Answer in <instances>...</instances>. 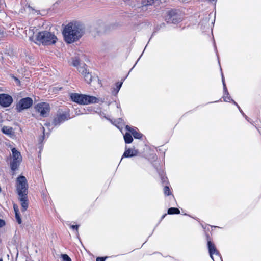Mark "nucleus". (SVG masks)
I'll list each match as a JSON object with an SVG mask.
<instances>
[{"label":"nucleus","instance_id":"nucleus-1","mask_svg":"<svg viewBox=\"0 0 261 261\" xmlns=\"http://www.w3.org/2000/svg\"><path fill=\"white\" fill-rule=\"evenodd\" d=\"M15 186L21 206V211L25 212L29 205L28 184L25 177L22 175L19 176L16 178Z\"/></svg>","mask_w":261,"mask_h":261},{"label":"nucleus","instance_id":"nucleus-2","mask_svg":"<svg viewBox=\"0 0 261 261\" xmlns=\"http://www.w3.org/2000/svg\"><path fill=\"white\" fill-rule=\"evenodd\" d=\"M84 32V27L81 24L70 22L65 27L63 34L65 41L68 43H71L79 40Z\"/></svg>","mask_w":261,"mask_h":261},{"label":"nucleus","instance_id":"nucleus-3","mask_svg":"<svg viewBox=\"0 0 261 261\" xmlns=\"http://www.w3.org/2000/svg\"><path fill=\"white\" fill-rule=\"evenodd\" d=\"M37 41L44 45H50L55 44L57 37L54 34L47 31H43L38 32L35 36Z\"/></svg>","mask_w":261,"mask_h":261},{"label":"nucleus","instance_id":"nucleus-4","mask_svg":"<svg viewBox=\"0 0 261 261\" xmlns=\"http://www.w3.org/2000/svg\"><path fill=\"white\" fill-rule=\"evenodd\" d=\"M70 98L72 101L82 105H88L89 103H96L99 102V99L95 96L87 95L72 93Z\"/></svg>","mask_w":261,"mask_h":261},{"label":"nucleus","instance_id":"nucleus-5","mask_svg":"<svg viewBox=\"0 0 261 261\" xmlns=\"http://www.w3.org/2000/svg\"><path fill=\"white\" fill-rule=\"evenodd\" d=\"M33 101L31 98H23L16 104V110L18 112H21L24 110L30 108L33 105Z\"/></svg>","mask_w":261,"mask_h":261},{"label":"nucleus","instance_id":"nucleus-6","mask_svg":"<svg viewBox=\"0 0 261 261\" xmlns=\"http://www.w3.org/2000/svg\"><path fill=\"white\" fill-rule=\"evenodd\" d=\"M37 111L40 113L42 117H46L48 115L50 112V107L49 104L46 102H41L38 103L35 106Z\"/></svg>","mask_w":261,"mask_h":261},{"label":"nucleus","instance_id":"nucleus-7","mask_svg":"<svg viewBox=\"0 0 261 261\" xmlns=\"http://www.w3.org/2000/svg\"><path fill=\"white\" fill-rule=\"evenodd\" d=\"M166 20L167 23L176 24L181 21V18L176 10H172L168 11L166 17Z\"/></svg>","mask_w":261,"mask_h":261},{"label":"nucleus","instance_id":"nucleus-8","mask_svg":"<svg viewBox=\"0 0 261 261\" xmlns=\"http://www.w3.org/2000/svg\"><path fill=\"white\" fill-rule=\"evenodd\" d=\"M13 102L12 97L6 94H0V105L4 107H8Z\"/></svg>","mask_w":261,"mask_h":261},{"label":"nucleus","instance_id":"nucleus-9","mask_svg":"<svg viewBox=\"0 0 261 261\" xmlns=\"http://www.w3.org/2000/svg\"><path fill=\"white\" fill-rule=\"evenodd\" d=\"M13 163H20L22 161V157L20 153L15 148L12 149Z\"/></svg>","mask_w":261,"mask_h":261},{"label":"nucleus","instance_id":"nucleus-10","mask_svg":"<svg viewBox=\"0 0 261 261\" xmlns=\"http://www.w3.org/2000/svg\"><path fill=\"white\" fill-rule=\"evenodd\" d=\"M68 117L66 114H62L58 115L54 119L53 123L55 125H59L61 123L68 120Z\"/></svg>","mask_w":261,"mask_h":261},{"label":"nucleus","instance_id":"nucleus-11","mask_svg":"<svg viewBox=\"0 0 261 261\" xmlns=\"http://www.w3.org/2000/svg\"><path fill=\"white\" fill-rule=\"evenodd\" d=\"M208 244V250L210 255L211 256V257L213 260H214L213 258V255H218V251L216 249V248L214 244H213L210 241H208L207 243Z\"/></svg>","mask_w":261,"mask_h":261},{"label":"nucleus","instance_id":"nucleus-12","mask_svg":"<svg viewBox=\"0 0 261 261\" xmlns=\"http://www.w3.org/2000/svg\"><path fill=\"white\" fill-rule=\"evenodd\" d=\"M222 79L223 89H224V92L223 98L225 101H228V100H230V97L229 96H228L229 93H228V90L227 89L226 84L225 83L224 78L223 74L222 75Z\"/></svg>","mask_w":261,"mask_h":261},{"label":"nucleus","instance_id":"nucleus-13","mask_svg":"<svg viewBox=\"0 0 261 261\" xmlns=\"http://www.w3.org/2000/svg\"><path fill=\"white\" fill-rule=\"evenodd\" d=\"M126 129L132 133V135H133L135 138L140 139L142 138V135L139 132H137L136 129L130 127L128 125L126 126Z\"/></svg>","mask_w":261,"mask_h":261},{"label":"nucleus","instance_id":"nucleus-14","mask_svg":"<svg viewBox=\"0 0 261 261\" xmlns=\"http://www.w3.org/2000/svg\"><path fill=\"white\" fill-rule=\"evenodd\" d=\"M138 153V151L136 150H133L128 149L124 152L122 157H132L134 156H136ZM122 159H121L122 160Z\"/></svg>","mask_w":261,"mask_h":261},{"label":"nucleus","instance_id":"nucleus-15","mask_svg":"<svg viewBox=\"0 0 261 261\" xmlns=\"http://www.w3.org/2000/svg\"><path fill=\"white\" fill-rule=\"evenodd\" d=\"M13 208L15 212V218L17 220V222L19 224H20L22 223V221L19 215L18 206L17 204H14Z\"/></svg>","mask_w":261,"mask_h":261},{"label":"nucleus","instance_id":"nucleus-16","mask_svg":"<svg viewBox=\"0 0 261 261\" xmlns=\"http://www.w3.org/2000/svg\"><path fill=\"white\" fill-rule=\"evenodd\" d=\"M77 69L79 72L81 73L83 76L89 71L86 68V64H82L81 65H80Z\"/></svg>","mask_w":261,"mask_h":261},{"label":"nucleus","instance_id":"nucleus-17","mask_svg":"<svg viewBox=\"0 0 261 261\" xmlns=\"http://www.w3.org/2000/svg\"><path fill=\"white\" fill-rule=\"evenodd\" d=\"M77 69L79 72L81 73L83 76L89 71L86 68V64H82L81 65H80Z\"/></svg>","mask_w":261,"mask_h":261},{"label":"nucleus","instance_id":"nucleus-18","mask_svg":"<svg viewBox=\"0 0 261 261\" xmlns=\"http://www.w3.org/2000/svg\"><path fill=\"white\" fill-rule=\"evenodd\" d=\"M2 131L6 135H11L13 133V128L11 127L4 126L2 127Z\"/></svg>","mask_w":261,"mask_h":261},{"label":"nucleus","instance_id":"nucleus-19","mask_svg":"<svg viewBox=\"0 0 261 261\" xmlns=\"http://www.w3.org/2000/svg\"><path fill=\"white\" fill-rule=\"evenodd\" d=\"M124 139L125 143L128 144L132 143V141H133V139L132 135H130V134L128 133H126L124 135Z\"/></svg>","mask_w":261,"mask_h":261},{"label":"nucleus","instance_id":"nucleus-20","mask_svg":"<svg viewBox=\"0 0 261 261\" xmlns=\"http://www.w3.org/2000/svg\"><path fill=\"white\" fill-rule=\"evenodd\" d=\"M83 76L85 81L87 83L90 84L92 80V76L91 75V74L89 71L87 73L84 74Z\"/></svg>","mask_w":261,"mask_h":261},{"label":"nucleus","instance_id":"nucleus-21","mask_svg":"<svg viewBox=\"0 0 261 261\" xmlns=\"http://www.w3.org/2000/svg\"><path fill=\"white\" fill-rule=\"evenodd\" d=\"M180 211L177 208L171 207L168 209V213L169 214H179Z\"/></svg>","mask_w":261,"mask_h":261},{"label":"nucleus","instance_id":"nucleus-22","mask_svg":"<svg viewBox=\"0 0 261 261\" xmlns=\"http://www.w3.org/2000/svg\"><path fill=\"white\" fill-rule=\"evenodd\" d=\"M159 1V0H145L143 4L144 6L152 5L158 2Z\"/></svg>","mask_w":261,"mask_h":261},{"label":"nucleus","instance_id":"nucleus-23","mask_svg":"<svg viewBox=\"0 0 261 261\" xmlns=\"http://www.w3.org/2000/svg\"><path fill=\"white\" fill-rule=\"evenodd\" d=\"M164 193L165 195H170L171 194V192L170 188L168 186H165L164 188Z\"/></svg>","mask_w":261,"mask_h":261},{"label":"nucleus","instance_id":"nucleus-24","mask_svg":"<svg viewBox=\"0 0 261 261\" xmlns=\"http://www.w3.org/2000/svg\"><path fill=\"white\" fill-rule=\"evenodd\" d=\"M72 65L73 66L77 68L80 65H81L82 64H80V61L77 59H75L73 60Z\"/></svg>","mask_w":261,"mask_h":261},{"label":"nucleus","instance_id":"nucleus-25","mask_svg":"<svg viewBox=\"0 0 261 261\" xmlns=\"http://www.w3.org/2000/svg\"><path fill=\"white\" fill-rule=\"evenodd\" d=\"M61 256L63 261H71V258L67 254H62Z\"/></svg>","mask_w":261,"mask_h":261},{"label":"nucleus","instance_id":"nucleus-26","mask_svg":"<svg viewBox=\"0 0 261 261\" xmlns=\"http://www.w3.org/2000/svg\"><path fill=\"white\" fill-rule=\"evenodd\" d=\"M234 103L238 107V108H239V109L240 110L241 113L242 114V115L245 117V119H247L248 121V117L245 115V114L243 113V112L242 111V110H241L240 107L238 105V104L235 102V101H233Z\"/></svg>","mask_w":261,"mask_h":261},{"label":"nucleus","instance_id":"nucleus-27","mask_svg":"<svg viewBox=\"0 0 261 261\" xmlns=\"http://www.w3.org/2000/svg\"><path fill=\"white\" fill-rule=\"evenodd\" d=\"M122 85V82L121 83H116V88H117V90H116V94L118 92V91H119V89H120Z\"/></svg>","mask_w":261,"mask_h":261},{"label":"nucleus","instance_id":"nucleus-28","mask_svg":"<svg viewBox=\"0 0 261 261\" xmlns=\"http://www.w3.org/2000/svg\"><path fill=\"white\" fill-rule=\"evenodd\" d=\"M18 168V164H11V168L12 170L14 171Z\"/></svg>","mask_w":261,"mask_h":261},{"label":"nucleus","instance_id":"nucleus-29","mask_svg":"<svg viewBox=\"0 0 261 261\" xmlns=\"http://www.w3.org/2000/svg\"><path fill=\"white\" fill-rule=\"evenodd\" d=\"M71 228L72 229H75V230H76V232H77V233H78V228H79V225H71Z\"/></svg>","mask_w":261,"mask_h":261},{"label":"nucleus","instance_id":"nucleus-30","mask_svg":"<svg viewBox=\"0 0 261 261\" xmlns=\"http://www.w3.org/2000/svg\"><path fill=\"white\" fill-rule=\"evenodd\" d=\"M5 224L4 221L0 219V227H3Z\"/></svg>","mask_w":261,"mask_h":261},{"label":"nucleus","instance_id":"nucleus-31","mask_svg":"<svg viewBox=\"0 0 261 261\" xmlns=\"http://www.w3.org/2000/svg\"><path fill=\"white\" fill-rule=\"evenodd\" d=\"M105 258H103V257H98L96 259V261H105Z\"/></svg>","mask_w":261,"mask_h":261},{"label":"nucleus","instance_id":"nucleus-32","mask_svg":"<svg viewBox=\"0 0 261 261\" xmlns=\"http://www.w3.org/2000/svg\"><path fill=\"white\" fill-rule=\"evenodd\" d=\"M44 135H42V136H41L39 138V141H40V142H42L43 141V139H44Z\"/></svg>","mask_w":261,"mask_h":261},{"label":"nucleus","instance_id":"nucleus-33","mask_svg":"<svg viewBox=\"0 0 261 261\" xmlns=\"http://www.w3.org/2000/svg\"><path fill=\"white\" fill-rule=\"evenodd\" d=\"M30 9H31L33 11H35V10L34 9H33L31 7H30V6H28Z\"/></svg>","mask_w":261,"mask_h":261},{"label":"nucleus","instance_id":"nucleus-34","mask_svg":"<svg viewBox=\"0 0 261 261\" xmlns=\"http://www.w3.org/2000/svg\"><path fill=\"white\" fill-rule=\"evenodd\" d=\"M0 261H3L2 259H0Z\"/></svg>","mask_w":261,"mask_h":261}]
</instances>
